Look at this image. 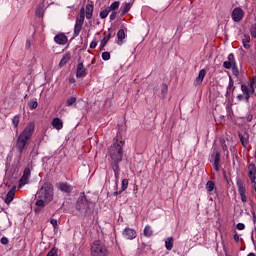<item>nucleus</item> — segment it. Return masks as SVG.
I'll return each mask as SVG.
<instances>
[{"label":"nucleus","mask_w":256,"mask_h":256,"mask_svg":"<svg viewBox=\"0 0 256 256\" xmlns=\"http://www.w3.org/2000/svg\"><path fill=\"white\" fill-rule=\"evenodd\" d=\"M167 91H169V88L167 84L162 85V95L165 97L167 95Z\"/></svg>","instance_id":"37998d69"},{"label":"nucleus","mask_w":256,"mask_h":256,"mask_svg":"<svg viewBox=\"0 0 256 256\" xmlns=\"http://www.w3.org/2000/svg\"><path fill=\"white\" fill-rule=\"evenodd\" d=\"M252 215H253L252 221H253V223L255 225V223H256V214H255V212H253Z\"/></svg>","instance_id":"5fc2aeb1"},{"label":"nucleus","mask_w":256,"mask_h":256,"mask_svg":"<svg viewBox=\"0 0 256 256\" xmlns=\"http://www.w3.org/2000/svg\"><path fill=\"white\" fill-rule=\"evenodd\" d=\"M131 7H133V3H131V2H125V3L122 4V7H121V9H122V12H121L122 17L124 15H127V13H129V11H131Z\"/></svg>","instance_id":"aec40b11"},{"label":"nucleus","mask_w":256,"mask_h":256,"mask_svg":"<svg viewBox=\"0 0 256 256\" xmlns=\"http://www.w3.org/2000/svg\"><path fill=\"white\" fill-rule=\"evenodd\" d=\"M248 176L252 183L256 182V166L255 164H249L248 166Z\"/></svg>","instance_id":"ddd939ff"},{"label":"nucleus","mask_w":256,"mask_h":256,"mask_svg":"<svg viewBox=\"0 0 256 256\" xmlns=\"http://www.w3.org/2000/svg\"><path fill=\"white\" fill-rule=\"evenodd\" d=\"M122 235L124 239H127L128 241H133L137 237V231L132 228H125L122 232Z\"/></svg>","instance_id":"9b49d317"},{"label":"nucleus","mask_w":256,"mask_h":256,"mask_svg":"<svg viewBox=\"0 0 256 256\" xmlns=\"http://www.w3.org/2000/svg\"><path fill=\"white\" fill-rule=\"evenodd\" d=\"M54 41L55 43H57L58 45H66L68 39L66 37L65 34L61 33V34H58L54 37Z\"/></svg>","instance_id":"f3484780"},{"label":"nucleus","mask_w":256,"mask_h":256,"mask_svg":"<svg viewBox=\"0 0 256 256\" xmlns=\"http://www.w3.org/2000/svg\"><path fill=\"white\" fill-rule=\"evenodd\" d=\"M38 105L39 104L37 103V101H32V102L29 103L30 109H37Z\"/></svg>","instance_id":"c03bdc74"},{"label":"nucleus","mask_w":256,"mask_h":256,"mask_svg":"<svg viewBox=\"0 0 256 256\" xmlns=\"http://www.w3.org/2000/svg\"><path fill=\"white\" fill-rule=\"evenodd\" d=\"M102 59L103 61H109V59H111V54L109 52H103Z\"/></svg>","instance_id":"58836bf2"},{"label":"nucleus","mask_w":256,"mask_h":256,"mask_svg":"<svg viewBox=\"0 0 256 256\" xmlns=\"http://www.w3.org/2000/svg\"><path fill=\"white\" fill-rule=\"evenodd\" d=\"M113 171H114L116 183H119V165L118 164H114Z\"/></svg>","instance_id":"72a5a7b5"},{"label":"nucleus","mask_w":256,"mask_h":256,"mask_svg":"<svg viewBox=\"0 0 256 256\" xmlns=\"http://www.w3.org/2000/svg\"><path fill=\"white\" fill-rule=\"evenodd\" d=\"M109 39H111V34H107L103 40L100 43V49H103V47H105V45H107V43L109 42Z\"/></svg>","instance_id":"473e14b6"},{"label":"nucleus","mask_w":256,"mask_h":256,"mask_svg":"<svg viewBox=\"0 0 256 256\" xmlns=\"http://www.w3.org/2000/svg\"><path fill=\"white\" fill-rule=\"evenodd\" d=\"M0 243L2 245H9V239L7 237H2Z\"/></svg>","instance_id":"a18cd8bd"},{"label":"nucleus","mask_w":256,"mask_h":256,"mask_svg":"<svg viewBox=\"0 0 256 256\" xmlns=\"http://www.w3.org/2000/svg\"><path fill=\"white\" fill-rule=\"evenodd\" d=\"M234 241H235L236 243H239V234H235V235H234Z\"/></svg>","instance_id":"864d4df0"},{"label":"nucleus","mask_w":256,"mask_h":256,"mask_svg":"<svg viewBox=\"0 0 256 256\" xmlns=\"http://www.w3.org/2000/svg\"><path fill=\"white\" fill-rule=\"evenodd\" d=\"M95 47H97V42L96 41H92L90 43V49H95Z\"/></svg>","instance_id":"3c124183"},{"label":"nucleus","mask_w":256,"mask_h":256,"mask_svg":"<svg viewBox=\"0 0 256 256\" xmlns=\"http://www.w3.org/2000/svg\"><path fill=\"white\" fill-rule=\"evenodd\" d=\"M242 43H243L244 49H250L251 45H249V43H251V36H249V34H244L242 38Z\"/></svg>","instance_id":"4be33fe9"},{"label":"nucleus","mask_w":256,"mask_h":256,"mask_svg":"<svg viewBox=\"0 0 256 256\" xmlns=\"http://www.w3.org/2000/svg\"><path fill=\"white\" fill-rule=\"evenodd\" d=\"M238 137L243 147H247V145H249V133L247 132L239 133Z\"/></svg>","instance_id":"a211bd4d"},{"label":"nucleus","mask_w":256,"mask_h":256,"mask_svg":"<svg viewBox=\"0 0 256 256\" xmlns=\"http://www.w3.org/2000/svg\"><path fill=\"white\" fill-rule=\"evenodd\" d=\"M94 207L95 205L93 204V202L87 200V197H85V195H81L77 199L76 209L78 211H81V213H89V211H91V209H93Z\"/></svg>","instance_id":"39448f33"},{"label":"nucleus","mask_w":256,"mask_h":256,"mask_svg":"<svg viewBox=\"0 0 256 256\" xmlns=\"http://www.w3.org/2000/svg\"><path fill=\"white\" fill-rule=\"evenodd\" d=\"M237 99H238V101H243V95H242V94H239V95L237 96Z\"/></svg>","instance_id":"4d7b16f0"},{"label":"nucleus","mask_w":256,"mask_h":256,"mask_svg":"<svg viewBox=\"0 0 256 256\" xmlns=\"http://www.w3.org/2000/svg\"><path fill=\"white\" fill-rule=\"evenodd\" d=\"M21 121L20 116L16 115L13 117L12 119V125L15 127V129H17V127H19V122Z\"/></svg>","instance_id":"c9c22d12"},{"label":"nucleus","mask_w":256,"mask_h":256,"mask_svg":"<svg viewBox=\"0 0 256 256\" xmlns=\"http://www.w3.org/2000/svg\"><path fill=\"white\" fill-rule=\"evenodd\" d=\"M50 223H51V225L53 226L54 229H57V219H51Z\"/></svg>","instance_id":"09e8293b"},{"label":"nucleus","mask_w":256,"mask_h":256,"mask_svg":"<svg viewBox=\"0 0 256 256\" xmlns=\"http://www.w3.org/2000/svg\"><path fill=\"white\" fill-rule=\"evenodd\" d=\"M246 119H247V121H248V122L253 121V115H249V116H247V118H246Z\"/></svg>","instance_id":"6e6d98bb"},{"label":"nucleus","mask_w":256,"mask_h":256,"mask_svg":"<svg viewBox=\"0 0 256 256\" xmlns=\"http://www.w3.org/2000/svg\"><path fill=\"white\" fill-rule=\"evenodd\" d=\"M13 199H15V189L12 188L8 191L6 198H5V203L7 205H9V203H11V201H13Z\"/></svg>","instance_id":"412c9836"},{"label":"nucleus","mask_w":256,"mask_h":256,"mask_svg":"<svg viewBox=\"0 0 256 256\" xmlns=\"http://www.w3.org/2000/svg\"><path fill=\"white\" fill-rule=\"evenodd\" d=\"M71 60V52H66L62 59L60 60V66L63 67V65H67L69 61Z\"/></svg>","instance_id":"5701e85b"},{"label":"nucleus","mask_w":256,"mask_h":256,"mask_svg":"<svg viewBox=\"0 0 256 256\" xmlns=\"http://www.w3.org/2000/svg\"><path fill=\"white\" fill-rule=\"evenodd\" d=\"M44 13H45V9L43 8V6H38L36 8V11H35L36 17H43Z\"/></svg>","instance_id":"7c9ffc66"},{"label":"nucleus","mask_w":256,"mask_h":256,"mask_svg":"<svg viewBox=\"0 0 256 256\" xmlns=\"http://www.w3.org/2000/svg\"><path fill=\"white\" fill-rule=\"evenodd\" d=\"M231 17L235 23H239V21L245 17V12L241 7H237L232 11Z\"/></svg>","instance_id":"6e6552de"},{"label":"nucleus","mask_w":256,"mask_h":256,"mask_svg":"<svg viewBox=\"0 0 256 256\" xmlns=\"http://www.w3.org/2000/svg\"><path fill=\"white\" fill-rule=\"evenodd\" d=\"M93 17V5L87 4L86 5V19H91Z\"/></svg>","instance_id":"393cba45"},{"label":"nucleus","mask_w":256,"mask_h":256,"mask_svg":"<svg viewBox=\"0 0 256 256\" xmlns=\"http://www.w3.org/2000/svg\"><path fill=\"white\" fill-rule=\"evenodd\" d=\"M117 37H118V41H123V39H125V30L120 29L117 32Z\"/></svg>","instance_id":"4c0bfd02"},{"label":"nucleus","mask_w":256,"mask_h":256,"mask_svg":"<svg viewBox=\"0 0 256 256\" xmlns=\"http://www.w3.org/2000/svg\"><path fill=\"white\" fill-rule=\"evenodd\" d=\"M165 247L167 251H171V249H173V237H168L165 240Z\"/></svg>","instance_id":"bb28decb"},{"label":"nucleus","mask_w":256,"mask_h":256,"mask_svg":"<svg viewBox=\"0 0 256 256\" xmlns=\"http://www.w3.org/2000/svg\"><path fill=\"white\" fill-rule=\"evenodd\" d=\"M143 233H144V237H151L153 235V229H151V226L146 225Z\"/></svg>","instance_id":"c756f323"},{"label":"nucleus","mask_w":256,"mask_h":256,"mask_svg":"<svg viewBox=\"0 0 256 256\" xmlns=\"http://www.w3.org/2000/svg\"><path fill=\"white\" fill-rule=\"evenodd\" d=\"M236 185H237L242 203H247V195H245L246 190H245V186L243 185V181H241V179H238L236 182Z\"/></svg>","instance_id":"0eeeda50"},{"label":"nucleus","mask_w":256,"mask_h":256,"mask_svg":"<svg viewBox=\"0 0 256 256\" xmlns=\"http://www.w3.org/2000/svg\"><path fill=\"white\" fill-rule=\"evenodd\" d=\"M253 234H254V232H252V236H251V239H253Z\"/></svg>","instance_id":"bf43d9fd"},{"label":"nucleus","mask_w":256,"mask_h":256,"mask_svg":"<svg viewBox=\"0 0 256 256\" xmlns=\"http://www.w3.org/2000/svg\"><path fill=\"white\" fill-rule=\"evenodd\" d=\"M119 5H121V2L114 1L109 7L108 10L110 11H116V9H119Z\"/></svg>","instance_id":"f704fd0d"},{"label":"nucleus","mask_w":256,"mask_h":256,"mask_svg":"<svg viewBox=\"0 0 256 256\" xmlns=\"http://www.w3.org/2000/svg\"><path fill=\"white\" fill-rule=\"evenodd\" d=\"M109 13H111V10L109 8H105L100 12V18L107 19V17L109 16Z\"/></svg>","instance_id":"2f4dec72"},{"label":"nucleus","mask_w":256,"mask_h":256,"mask_svg":"<svg viewBox=\"0 0 256 256\" xmlns=\"http://www.w3.org/2000/svg\"><path fill=\"white\" fill-rule=\"evenodd\" d=\"M205 75H207V70L205 69L200 70L198 76L194 81V85L195 86L201 85V83H203V80L205 79Z\"/></svg>","instance_id":"dca6fc26"},{"label":"nucleus","mask_w":256,"mask_h":256,"mask_svg":"<svg viewBox=\"0 0 256 256\" xmlns=\"http://www.w3.org/2000/svg\"><path fill=\"white\" fill-rule=\"evenodd\" d=\"M47 203H51L50 201L45 200L44 198H40L39 196L37 197L35 206L36 208L34 209L35 213H41L43 209H45V206Z\"/></svg>","instance_id":"1a4fd4ad"},{"label":"nucleus","mask_w":256,"mask_h":256,"mask_svg":"<svg viewBox=\"0 0 256 256\" xmlns=\"http://www.w3.org/2000/svg\"><path fill=\"white\" fill-rule=\"evenodd\" d=\"M29 183V178L22 176L18 183V189H22V187H25Z\"/></svg>","instance_id":"a878e982"},{"label":"nucleus","mask_w":256,"mask_h":256,"mask_svg":"<svg viewBox=\"0 0 256 256\" xmlns=\"http://www.w3.org/2000/svg\"><path fill=\"white\" fill-rule=\"evenodd\" d=\"M236 228L238 229V231H243V229H245V224L243 223H238L236 225Z\"/></svg>","instance_id":"49530a36"},{"label":"nucleus","mask_w":256,"mask_h":256,"mask_svg":"<svg viewBox=\"0 0 256 256\" xmlns=\"http://www.w3.org/2000/svg\"><path fill=\"white\" fill-rule=\"evenodd\" d=\"M22 176L30 179V177H31V169L25 168Z\"/></svg>","instance_id":"ea45409f"},{"label":"nucleus","mask_w":256,"mask_h":256,"mask_svg":"<svg viewBox=\"0 0 256 256\" xmlns=\"http://www.w3.org/2000/svg\"><path fill=\"white\" fill-rule=\"evenodd\" d=\"M25 49H31V40H27L25 43Z\"/></svg>","instance_id":"8fccbe9b"},{"label":"nucleus","mask_w":256,"mask_h":256,"mask_svg":"<svg viewBox=\"0 0 256 256\" xmlns=\"http://www.w3.org/2000/svg\"><path fill=\"white\" fill-rule=\"evenodd\" d=\"M58 189L62 191V193H71L73 191V186L66 182H61L58 184Z\"/></svg>","instance_id":"2eb2a0df"},{"label":"nucleus","mask_w":256,"mask_h":256,"mask_svg":"<svg viewBox=\"0 0 256 256\" xmlns=\"http://www.w3.org/2000/svg\"><path fill=\"white\" fill-rule=\"evenodd\" d=\"M127 187H129V180L123 179L121 183V190L119 192H115L114 195H121L123 191H126Z\"/></svg>","instance_id":"b1692460"},{"label":"nucleus","mask_w":256,"mask_h":256,"mask_svg":"<svg viewBox=\"0 0 256 256\" xmlns=\"http://www.w3.org/2000/svg\"><path fill=\"white\" fill-rule=\"evenodd\" d=\"M90 255L91 256H107L109 255V250L107 249V246L103 242L96 240L91 244Z\"/></svg>","instance_id":"7ed1b4c3"},{"label":"nucleus","mask_w":256,"mask_h":256,"mask_svg":"<svg viewBox=\"0 0 256 256\" xmlns=\"http://www.w3.org/2000/svg\"><path fill=\"white\" fill-rule=\"evenodd\" d=\"M51 125L54 129H57V131H61V129H63V120H61V118L56 117L52 120Z\"/></svg>","instance_id":"6ab92c4d"},{"label":"nucleus","mask_w":256,"mask_h":256,"mask_svg":"<svg viewBox=\"0 0 256 256\" xmlns=\"http://www.w3.org/2000/svg\"><path fill=\"white\" fill-rule=\"evenodd\" d=\"M77 101V98H75V97H71V98H69L68 100H67V106L68 107H71V105H73V103H75Z\"/></svg>","instance_id":"79ce46f5"},{"label":"nucleus","mask_w":256,"mask_h":256,"mask_svg":"<svg viewBox=\"0 0 256 256\" xmlns=\"http://www.w3.org/2000/svg\"><path fill=\"white\" fill-rule=\"evenodd\" d=\"M228 61H225L223 63L224 69H231L237 62L235 61V55L232 53L228 55L227 57Z\"/></svg>","instance_id":"f8f14e48"},{"label":"nucleus","mask_w":256,"mask_h":256,"mask_svg":"<svg viewBox=\"0 0 256 256\" xmlns=\"http://www.w3.org/2000/svg\"><path fill=\"white\" fill-rule=\"evenodd\" d=\"M205 189L208 193H211V191H213L215 189V182L209 180L207 183H206V186H205Z\"/></svg>","instance_id":"cd10ccee"},{"label":"nucleus","mask_w":256,"mask_h":256,"mask_svg":"<svg viewBox=\"0 0 256 256\" xmlns=\"http://www.w3.org/2000/svg\"><path fill=\"white\" fill-rule=\"evenodd\" d=\"M232 73L235 77H239V68H237V63L232 67Z\"/></svg>","instance_id":"a19ab883"},{"label":"nucleus","mask_w":256,"mask_h":256,"mask_svg":"<svg viewBox=\"0 0 256 256\" xmlns=\"http://www.w3.org/2000/svg\"><path fill=\"white\" fill-rule=\"evenodd\" d=\"M38 197L45 201H53V184L45 182L38 191Z\"/></svg>","instance_id":"20e7f679"},{"label":"nucleus","mask_w":256,"mask_h":256,"mask_svg":"<svg viewBox=\"0 0 256 256\" xmlns=\"http://www.w3.org/2000/svg\"><path fill=\"white\" fill-rule=\"evenodd\" d=\"M211 157H212L213 162H214L215 171L219 172V164L221 163V153H219L217 148L213 149V153H212Z\"/></svg>","instance_id":"9d476101"},{"label":"nucleus","mask_w":256,"mask_h":256,"mask_svg":"<svg viewBox=\"0 0 256 256\" xmlns=\"http://www.w3.org/2000/svg\"><path fill=\"white\" fill-rule=\"evenodd\" d=\"M115 17H117V11H112L110 14V21H115Z\"/></svg>","instance_id":"de8ad7c7"},{"label":"nucleus","mask_w":256,"mask_h":256,"mask_svg":"<svg viewBox=\"0 0 256 256\" xmlns=\"http://www.w3.org/2000/svg\"><path fill=\"white\" fill-rule=\"evenodd\" d=\"M249 99H251V94H245L246 103H249Z\"/></svg>","instance_id":"603ef678"},{"label":"nucleus","mask_w":256,"mask_h":256,"mask_svg":"<svg viewBox=\"0 0 256 256\" xmlns=\"http://www.w3.org/2000/svg\"><path fill=\"white\" fill-rule=\"evenodd\" d=\"M46 256H59V249L53 247Z\"/></svg>","instance_id":"e433bc0d"},{"label":"nucleus","mask_w":256,"mask_h":256,"mask_svg":"<svg viewBox=\"0 0 256 256\" xmlns=\"http://www.w3.org/2000/svg\"><path fill=\"white\" fill-rule=\"evenodd\" d=\"M247 256H256L255 253L251 252Z\"/></svg>","instance_id":"13d9d810"},{"label":"nucleus","mask_w":256,"mask_h":256,"mask_svg":"<svg viewBox=\"0 0 256 256\" xmlns=\"http://www.w3.org/2000/svg\"><path fill=\"white\" fill-rule=\"evenodd\" d=\"M35 131V124L30 123L25 127L22 133L18 136L16 141V149L19 151L20 155L23 153V149L27 145L29 139L33 136V132Z\"/></svg>","instance_id":"f257e3e1"},{"label":"nucleus","mask_w":256,"mask_h":256,"mask_svg":"<svg viewBox=\"0 0 256 256\" xmlns=\"http://www.w3.org/2000/svg\"><path fill=\"white\" fill-rule=\"evenodd\" d=\"M87 75V68L83 65V62H80L77 65V70H76V77L81 78L85 77Z\"/></svg>","instance_id":"4468645a"},{"label":"nucleus","mask_w":256,"mask_h":256,"mask_svg":"<svg viewBox=\"0 0 256 256\" xmlns=\"http://www.w3.org/2000/svg\"><path fill=\"white\" fill-rule=\"evenodd\" d=\"M234 84H235V82H233V79L229 78V83H228L227 90H226V97H229V95H231V90L233 89Z\"/></svg>","instance_id":"c85d7f7f"},{"label":"nucleus","mask_w":256,"mask_h":256,"mask_svg":"<svg viewBox=\"0 0 256 256\" xmlns=\"http://www.w3.org/2000/svg\"><path fill=\"white\" fill-rule=\"evenodd\" d=\"M123 145H125L123 140L116 139L109 148V157L114 165H119L123 161Z\"/></svg>","instance_id":"f03ea898"},{"label":"nucleus","mask_w":256,"mask_h":256,"mask_svg":"<svg viewBox=\"0 0 256 256\" xmlns=\"http://www.w3.org/2000/svg\"><path fill=\"white\" fill-rule=\"evenodd\" d=\"M83 23H85V13L81 12L79 17L76 18L75 26H74V36L77 37L79 33H81V29H83Z\"/></svg>","instance_id":"423d86ee"}]
</instances>
